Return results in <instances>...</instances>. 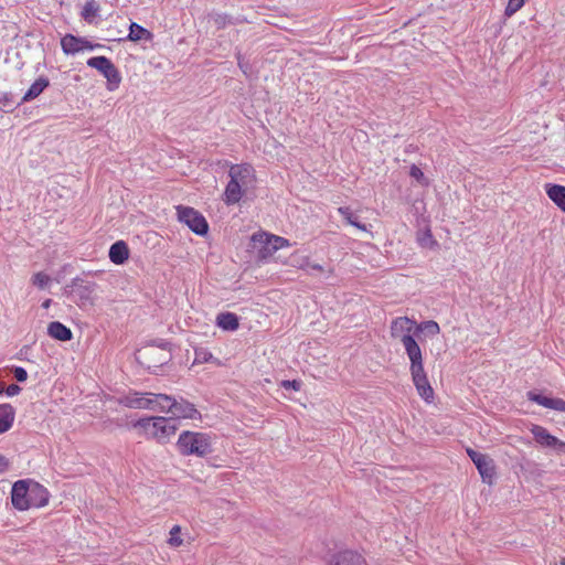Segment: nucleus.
Segmentation results:
<instances>
[{
    "instance_id": "obj_23",
    "label": "nucleus",
    "mask_w": 565,
    "mask_h": 565,
    "mask_svg": "<svg viewBox=\"0 0 565 565\" xmlns=\"http://www.w3.org/2000/svg\"><path fill=\"white\" fill-rule=\"evenodd\" d=\"M216 323L220 328L226 331H234L238 328V318L232 312H222L216 318Z\"/></svg>"
},
{
    "instance_id": "obj_33",
    "label": "nucleus",
    "mask_w": 565,
    "mask_h": 565,
    "mask_svg": "<svg viewBox=\"0 0 565 565\" xmlns=\"http://www.w3.org/2000/svg\"><path fill=\"white\" fill-rule=\"evenodd\" d=\"M409 174L422 185H428V181L424 175V172L415 164L411 167Z\"/></svg>"
},
{
    "instance_id": "obj_13",
    "label": "nucleus",
    "mask_w": 565,
    "mask_h": 565,
    "mask_svg": "<svg viewBox=\"0 0 565 565\" xmlns=\"http://www.w3.org/2000/svg\"><path fill=\"white\" fill-rule=\"evenodd\" d=\"M28 502L29 509L46 505L49 502V491L42 484L30 481V498Z\"/></svg>"
},
{
    "instance_id": "obj_35",
    "label": "nucleus",
    "mask_w": 565,
    "mask_h": 565,
    "mask_svg": "<svg viewBox=\"0 0 565 565\" xmlns=\"http://www.w3.org/2000/svg\"><path fill=\"white\" fill-rule=\"evenodd\" d=\"M13 375L18 382H24L28 379L26 371L21 366H15L13 369Z\"/></svg>"
},
{
    "instance_id": "obj_38",
    "label": "nucleus",
    "mask_w": 565,
    "mask_h": 565,
    "mask_svg": "<svg viewBox=\"0 0 565 565\" xmlns=\"http://www.w3.org/2000/svg\"><path fill=\"white\" fill-rule=\"evenodd\" d=\"M281 386L285 388H294L295 391H298L300 388V383L298 381H282Z\"/></svg>"
},
{
    "instance_id": "obj_39",
    "label": "nucleus",
    "mask_w": 565,
    "mask_h": 565,
    "mask_svg": "<svg viewBox=\"0 0 565 565\" xmlns=\"http://www.w3.org/2000/svg\"><path fill=\"white\" fill-rule=\"evenodd\" d=\"M237 64H238V67L242 70V72L247 75L248 74V64L247 63H244L243 61V57L241 55V53H237Z\"/></svg>"
},
{
    "instance_id": "obj_30",
    "label": "nucleus",
    "mask_w": 565,
    "mask_h": 565,
    "mask_svg": "<svg viewBox=\"0 0 565 565\" xmlns=\"http://www.w3.org/2000/svg\"><path fill=\"white\" fill-rule=\"evenodd\" d=\"M50 277L42 273V271H39L36 274L33 275L32 277V282L33 285H35L36 287L43 289L47 286V284L50 282Z\"/></svg>"
},
{
    "instance_id": "obj_16",
    "label": "nucleus",
    "mask_w": 565,
    "mask_h": 565,
    "mask_svg": "<svg viewBox=\"0 0 565 565\" xmlns=\"http://www.w3.org/2000/svg\"><path fill=\"white\" fill-rule=\"evenodd\" d=\"M527 397L530 401L535 402L543 407L565 413V401L561 398H551L534 392H529Z\"/></svg>"
},
{
    "instance_id": "obj_26",
    "label": "nucleus",
    "mask_w": 565,
    "mask_h": 565,
    "mask_svg": "<svg viewBox=\"0 0 565 565\" xmlns=\"http://www.w3.org/2000/svg\"><path fill=\"white\" fill-rule=\"evenodd\" d=\"M417 331H425L428 334L435 335L440 331L439 324L434 320L424 321L420 324H416Z\"/></svg>"
},
{
    "instance_id": "obj_25",
    "label": "nucleus",
    "mask_w": 565,
    "mask_h": 565,
    "mask_svg": "<svg viewBox=\"0 0 565 565\" xmlns=\"http://www.w3.org/2000/svg\"><path fill=\"white\" fill-rule=\"evenodd\" d=\"M338 212L344 217L349 225H352L360 231H367L366 225L358 221L356 215L351 211L349 206H341L338 209Z\"/></svg>"
},
{
    "instance_id": "obj_15",
    "label": "nucleus",
    "mask_w": 565,
    "mask_h": 565,
    "mask_svg": "<svg viewBox=\"0 0 565 565\" xmlns=\"http://www.w3.org/2000/svg\"><path fill=\"white\" fill-rule=\"evenodd\" d=\"M252 241L255 246L259 244L262 247L259 249V257L266 258L271 256L275 252H277V246L274 242H271V235L266 233H255L252 236Z\"/></svg>"
},
{
    "instance_id": "obj_29",
    "label": "nucleus",
    "mask_w": 565,
    "mask_h": 565,
    "mask_svg": "<svg viewBox=\"0 0 565 565\" xmlns=\"http://www.w3.org/2000/svg\"><path fill=\"white\" fill-rule=\"evenodd\" d=\"M523 6H524V0H509L508 6H507L505 11H504V14L507 17H512Z\"/></svg>"
},
{
    "instance_id": "obj_18",
    "label": "nucleus",
    "mask_w": 565,
    "mask_h": 565,
    "mask_svg": "<svg viewBox=\"0 0 565 565\" xmlns=\"http://www.w3.org/2000/svg\"><path fill=\"white\" fill-rule=\"evenodd\" d=\"M47 334L58 341H70L73 338L71 329L58 321L49 323Z\"/></svg>"
},
{
    "instance_id": "obj_28",
    "label": "nucleus",
    "mask_w": 565,
    "mask_h": 565,
    "mask_svg": "<svg viewBox=\"0 0 565 565\" xmlns=\"http://www.w3.org/2000/svg\"><path fill=\"white\" fill-rule=\"evenodd\" d=\"M206 362H215L216 364H220V361L216 358H214L212 353H210L205 350H196L194 363H206Z\"/></svg>"
},
{
    "instance_id": "obj_37",
    "label": "nucleus",
    "mask_w": 565,
    "mask_h": 565,
    "mask_svg": "<svg viewBox=\"0 0 565 565\" xmlns=\"http://www.w3.org/2000/svg\"><path fill=\"white\" fill-rule=\"evenodd\" d=\"M21 392V387L17 384H10L7 388H6V394L8 396H14V395H18L19 393Z\"/></svg>"
},
{
    "instance_id": "obj_45",
    "label": "nucleus",
    "mask_w": 565,
    "mask_h": 565,
    "mask_svg": "<svg viewBox=\"0 0 565 565\" xmlns=\"http://www.w3.org/2000/svg\"><path fill=\"white\" fill-rule=\"evenodd\" d=\"M3 392H6L4 385H3V383H0V394H2Z\"/></svg>"
},
{
    "instance_id": "obj_3",
    "label": "nucleus",
    "mask_w": 565,
    "mask_h": 565,
    "mask_svg": "<svg viewBox=\"0 0 565 565\" xmlns=\"http://www.w3.org/2000/svg\"><path fill=\"white\" fill-rule=\"evenodd\" d=\"M158 404V409L161 412L169 413L171 415L170 418L177 419H200L201 414L196 409L195 405L188 402L183 397L175 398L174 396L167 394H159L158 399H156Z\"/></svg>"
},
{
    "instance_id": "obj_31",
    "label": "nucleus",
    "mask_w": 565,
    "mask_h": 565,
    "mask_svg": "<svg viewBox=\"0 0 565 565\" xmlns=\"http://www.w3.org/2000/svg\"><path fill=\"white\" fill-rule=\"evenodd\" d=\"M98 11V6L94 0L87 1L83 9L84 19H89L90 17H95Z\"/></svg>"
},
{
    "instance_id": "obj_27",
    "label": "nucleus",
    "mask_w": 565,
    "mask_h": 565,
    "mask_svg": "<svg viewBox=\"0 0 565 565\" xmlns=\"http://www.w3.org/2000/svg\"><path fill=\"white\" fill-rule=\"evenodd\" d=\"M417 241L422 247L426 248H433L436 245V241L433 238L430 230H426L419 234Z\"/></svg>"
},
{
    "instance_id": "obj_40",
    "label": "nucleus",
    "mask_w": 565,
    "mask_h": 565,
    "mask_svg": "<svg viewBox=\"0 0 565 565\" xmlns=\"http://www.w3.org/2000/svg\"><path fill=\"white\" fill-rule=\"evenodd\" d=\"M8 468H9V460L3 455H0V472L7 471Z\"/></svg>"
},
{
    "instance_id": "obj_36",
    "label": "nucleus",
    "mask_w": 565,
    "mask_h": 565,
    "mask_svg": "<svg viewBox=\"0 0 565 565\" xmlns=\"http://www.w3.org/2000/svg\"><path fill=\"white\" fill-rule=\"evenodd\" d=\"M271 242L276 244L277 250L290 245L288 239L276 235H271Z\"/></svg>"
},
{
    "instance_id": "obj_19",
    "label": "nucleus",
    "mask_w": 565,
    "mask_h": 565,
    "mask_svg": "<svg viewBox=\"0 0 565 565\" xmlns=\"http://www.w3.org/2000/svg\"><path fill=\"white\" fill-rule=\"evenodd\" d=\"M14 417L15 411L10 404H0V434L12 427Z\"/></svg>"
},
{
    "instance_id": "obj_5",
    "label": "nucleus",
    "mask_w": 565,
    "mask_h": 565,
    "mask_svg": "<svg viewBox=\"0 0 565 565\" xmlns=\"http://www.w3.org/2000/svg\"><path fill=\"white\" fill-rule=\"evenodd\" d=\"M138 426L142 427L146 434L160 444L167 443L178 429L177 422L173 418L149 417L138 420Z\"/></svg>"
},
{
    "instance_id": "obj_22",
    "label": "nucleus",
    "mask_w": 565,
    "mask_h": 565,
    "mask_svg": "<svg viewBox=\"0 0 565 565\" xmlns=\"http://www.w3.org/2000/svg\"><path fill=\"white\" fill-rule=\"evenodd\" d=\"M81 43H83V39L76 38L72 34H66L61 40L62 50L65 54H75L84 50V45H81Z\"/></svg>"
},
{
    "instance_id": "obj_2",
    "label": "nucleus",
    "mask_w": 565,
    "mask_h": 565,
    "mask_svg": "<svg viewBox=\"0 0 565 565\" xmlns=\"http://www.w3.org/2000/svg\"><path fill=\"white\" fill-rule=\"evenodd\" d=\"M230 182L224 191V202L227 205L236 204L244 194L255 186L256 174L249 163L231 164L228 170Z\"/></svg>"
},
{
    "instance_id": "obj_9",
    "label": "nucleus",
    "mask_w": 565,
    "mask_h": 565,
    "mask_svg": "<svg viewBox=\"0 0 565 565\" xmlns=\"http://www.w3.org/2000/svg\"><path fill=\"white\" fill-rule=\"evenodd\" d=\"M87 65L100 72L107 78L109 85L118 87L120 84L121 76L109 58L105 56L90 57L87 61Z\"/></svg>"
},
{
    "instance_id": "obj_4",
    "label": "nucleus",
    "mask_w": 565,
    "mask_h": 565,
    "mask_svg": "<svg viewBox=\"0 0 565 565\" xmlns=\"http://www.w3.org/2000/svg\"><path fill=\"white\" fill-rule=\"evenodd\" d=\"M183 456L205 457L211 449V437L204 433L185 430L180 434L177 443Z\"/></svg>"
},
{
    "instance_id": "obj_32",
    "label": "nucleus",
    "mask_w": 565,
    "mask_h": 565,
    "mask_svg": "<svg viewBox=\"0 0 565 565\" xmlns=\"http://www.w3.org/2000/svg\"><path fill=\"white\" fill-rule=\"evenodd\" d=\"M180 531H181V529H180L179 525H174L171 529V531H170V539H169V544L171 546L178 547V546L182 545L183 541H182V539L179 535Z\"/></svg>"
},
{
    "instance_id": "obj_43",
    "label": "nucleus",
    "mask_w": 565,
    "mask_h": 565,
    "mask_svg": "<svg viewBox=\"0 0 565 565\" xmlns=\"http://www.w3.org/2000/svg\"><path fill=\"white\" fill-rule=\"evenodd\" d=\"M310 268L315 269V270H319V271H324L323 267L319 264H312V265H309Z\"/></svg>"
},
{
    "instance_id": "obj_20",
    "label": "nucleus",
    "mask_w": 565,
    "mask_h": 565,
    "mask_svg": "<svg viewBox=\"0 0 565 565\" xmlns=\"http://www.w3.org/2000/svg\"><path fill=\"white\" fill-rule=\"evenodd\" d=\"M152 38L153 34L149 30L145 29L136 22H132L129 26L128 35L126 38H120L119 40H129L132 42H137L141 40L151 41Z\"/></svg>"
},
{
    "instance_id": "obj_11",
    "label": "nucleus",
    "mask_w": 565,
    "mask_h": 565,
    "mask_svg": "<svg viewBox=\"0 0 565 565\" xmlns=\"http://www.w3.org/2000/svg\"><path fill=\"white\" fill-rule=\"evenodd\" d=\"M30 480L14 482L11 491V501L15 509L24 511L29 509Z\"/></svg>"
},
{
    "instance_id": "obj_12",
    "label": "nucleus",
    "mask_w": 565,
    "mask_h": 565,
    "mask_svg": "<svg viewBox=\"0 0 565 565\" xmlns=\"http://www.w3.org/2000/svg\"><path fill=\"white\" fill-rule=\"evenodd\" d=\"M531 433L533 434L535 440L543 447L554 448L559 451L565 450V443L551 435L546 428L533 425L531 428Z\"/></svg>"
},
{
    "instance_id": "obj_46",
    "label": "nucleus",
    "mask_w": 565,
    "mask_h": 565,
    "mask_svg": "<svg viewBox=\"0 0 565 565\" xmlns=\"http://www.w3.org/2000/svg\"><path fill=\"white\" fill-rule=\"evenodd\" d=\"M561 564H562V565H565V558H562V559H561Z\"/></svg>"
},
{
    "instance_id": "obj_7",
    "label": "nucleus",
    "mask_w": 565,
    "mask_h": 565,
    "mask_svg": "<svg viewBox=\"0 0 565 565\" xmlns=\"http://www.w3.org/2000/svg\"><path fill=\"white\" fill-rule=\"evenodd\" d=\"M178 220L184 223L192 232L198 235H205L209 225L204 216L196 210L190 206H177Z\"/></svg>"
},
{
    "instance_id": "obj_10",
    "label": "nucleus",
    "mask_w": 565,
    "mask_h": 565,
    "mask_svg": "<svg viewBox=\"0 0 565 565\" xmlns=\"http://www.w3.org/2000/svg\"><path fill=\"white\" fill-rule=\"evenodd\" d=\"M467 454L476 465L483 481L488 480L489 482H491V479L494 476L493 460L490 459L488 456L480 454L471 448L467 449Z\"/></svg>"
},
{
    "instance_id": "obj_24",
    "label": "nucleus",
    "mask_w": 565,
    "mask_h": 565,
    "mask_svg": "<svg viewBox=\"0 0 565 565\" xmlns=\"http://www.w3.org/2000/svg\"><path fill=\"white\" fill-rule=\"evenodd\" d=\"M49 86V79L45 77L38 78L24 94L22 100L29 102L36 98Z\"/></svg>"
},
{
    "instance_id": "obj_17",
    "label": "nucleus",
    "mask_w": 565,
    "mask_h": 565,
    "mask_svg": "<svg viewBox=\"0 0 565 565\" xmlns=\"http://www.w3.org/2000/svg\"><path fill=\"white\" fill-rule=\"evenodd\" d=\"M129 257V248L124 241H118L110 246L109 258L116 265L124 264Z\"/></svg>"
},
{
    "instance_id": "obj_21",
    "label": "nucleus",
    "mask_w": 565,
    "mask_h": 565,
    "mask_svg": "<svg viewBox=\"0 0 565 565\" xmlns=\"http://www.w3.org/2000/svg\"><path fill=\"white\" fill-rule=\"evenodd\" d=\"M548 198L565 212V186L558 184H546Z\"/></svg>"
},
{
    "instance_id": "obj_44",
    "label": "nucleus",
    "mask_w": 565,
    "mask_h": 565,
    "mask_svg": "<svg viewBox=\"0 0 565 565\" xmlns=\"http://www.w3.org/2000/svg\"><path fill=\"white\" fill-rule=\"evenodd\" d=\"M51 302H52L51 299H46V300L43 301L42 307L47 309L51 306Z\"/></svg>"
},
{
    "instance_id": "obj_14",
    "label": "nucleus",
    "mask_w": 565,
    "mask_h": 565,
    "mask_svg": "<svg viewBox=\"0 0 565 565\" xmlns=\"http://www.w3.org/2000/svg\"><path fill=\"white\" fill-rule=\"evenodd\" d=\"M329 565H367L364 557L353 551H343L334 554Z\"/></svg>"
},
{
    "instance_id": "obj_8",
    "label": "nucleus",
    "mask_w": 565,
    "mask_h": 565,
    "mask_svg": "<svg viewBox=\"0 0 565 565\" xmlns=\"http://www.w3.org/2000/svg\"><path fill=\"white\" fill-rule=\"evenodd\" d=\"M159 394L154 393H138L131 392L127 395L122 396L119 403L129 408L136 409H158V404L156 399H158Z\"/></svg>"
},
{
    "instance_id": "obj_41",
    "label": "nucleus",
    "mask_w": 565,
    "mask_h": 565,
    "mask_svg": "<svg viewBox=\"0 0 565 565\" xmlns=\"http://www.w3.org/2000/svg\"><path fill=\"white\" fill-rule=\"evenodd\" d=\"M81 289H83L84 292L90 294L94 290V285L86 284V285H79Z\"/></svg>"
},
{
    "instance_id": "obj_6",
    "label": "nucleus",
    "mask_w": 565,
    "mask_h": 565,
    "mask_svg": "<svg viewBox=\"0 0 565 565\" xmlns=\"http://www.w3.org/2000/svg\"><path fill=\"white\" fill-rule=\"evenodd\" d=\"M136 359L148 370H154L167 364L171 360V351L167 344H150L138 350Z\"/></svg>"
},
{
    "instance_id": "obj_42",
    "label": "nucleus",
    "mask_w": 565,
    "mask_h": 565,
    "mask_svg": "<svg viewBox=\"0 0 565 565\" xmlns=\"http://www.w3.org/2000/svg\"><path fill=\"white\" fill-rule=\"evenodd\" d=\"M81 45H84V49L93 50L95 45H93L90 42L83 39V43Z\"/></svg>"
},
{
    "instance_id": "obj_34",
    "label": "nucleus",
    "mask_w": 565,
    "mask_h": 565,
    "mask_svg": "<svg viewBox=\"0 0 565 565\" xmlns=\"http://www.w3.org/2000/svg\"><path fill=\"white\" fill-rule=\"evenodd\" d=\"M213 21L217 29H223L228 23V17L226 14H214Z\"/></svg>"
},
{
    "instance_id": "obj_1",
    "label": "nucleus",
    "mask_w": 565,
    "mask_h": 565,
    "mask_svg": "<svg viewBox=\"0 0 565 565\" xmlns=\"http://www.w3.org/2000/svg\"><path fill=\"white\" fill-rule=\"evenodd\" d=\"M415 327L416 321L408 317H398L392 321L390 333L391 337L398 340L405 349V353L411 362L409 372L412 381L418 395L425 402L430 403L434 399V390L424 369L422 349L413 337Z\"/></svg>"
}]
</instances>
